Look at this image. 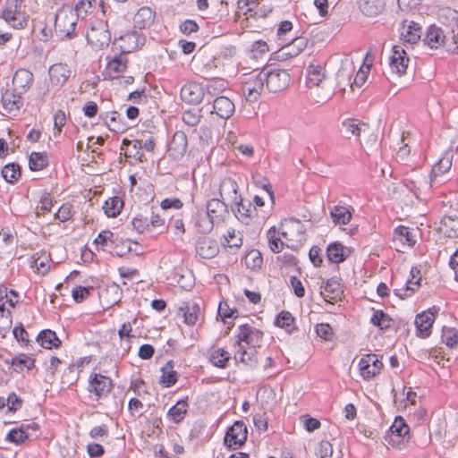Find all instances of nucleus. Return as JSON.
I'll return each mask as SVG.
<instances>
[{
	"instance_id": "25",
	"label": "nucleus",
	"mask_w": 458,
	"mask_h": 458,
	"mask_svg": "<svg viewBox=\"0 0 458 458\" xmlns=\"http://www.w3.org/2000/svg\"><path fill=\"white\" fill-rule=\"evenodd\" d=\"M410 273L411 277L406 281L405 285L402 288L394 289L395 295L399 296L401 299L411 296L420 286L421 280V277L419 276L420 270L416 267H411Z\"/></svg>"
},
{
	"instance_id": "10",
	"label": "nucleus",
	"mask_w": 458,
	"mask_h": 458,
	"mask_svg": "<svg viewBox=\"0 0 458 458\" xmlns=\"http://www.w3.org/2000/svg\"><path fill=\"white\" fill-rule=\"evenodd\" d=\"M453 151L447 150L443 157L433 165L430 175V184L432 187L436 183H442L445 181V174H447L452 166Z\"/></svg>"
},
{
	"instance_id": "23",
	"label": "nucleus",
	"mask_w": 458,
	"mask_h": 458,
	"mask_svg": "<svg viewBox=\"0 0 458 458\" xmlns=\"http://www.w3.org/2000/svg\"><path fill=\"white\" fill-rule=\"evenodd\" d=\"M204 97L203 88L195 82L184 85L181 89V98L189 104H199Z\"/></svg>"
},
{
	"instance_id": "3",
	"label": "nucleus",
	"mask_w": 458,
	"mask_h": 458,
	"mask_svg": "<svg viewBox=\"0 0 458 458\" xmlns=\"http://www.w3.org/2000/svg\"><path fill=\"white\" fill-rule=\"evenodd\" d=\"M22 0H5L0 18L16 30L27 26V17L22 11Z\"/></svg>"
},
{
	"instance_id": "55",
	"label": "nucleus",
	"mask_w": 458,
	"mask_h": 458,
	"mask_svg": "<svg viewBox=\"0 0 458 458\" xmlns=\"http://www.w3.org/2000/svg\"><path fill=\"white\" fill-rule=\"evenodd\" d=\"M267 238L268 242V246L274 253H279L280 251H282L284 242L279 237L276 236V231L275 227L270 228L267 232Z\"/></svg>"
},
{
	"instance_id": "40",
	"label": "nucleus",
	"mask_w": 458,
	"mask_h": 458,
	"mask_svg": "<svg viewBox=\"0 0 458 458\" xmlns=\"http://www.w3.org/2000/svg\"><path fill=\"white\" fill-rule=\"evenodd\" d=\"M50 258L46 253L33 255L31 257L30 267L39 275H46L50 267Z\"/></svg>"
},
{
	"instance_id": "29",
	"label": "nucleus",
	"mask_w": 458,
	"mask_h": 458,
	"mask_svg": "<svg viewBox=\"0 0 458 458\" xmlns=\"http://www.w3.org/2000/svg\"><path fill=\"white\" fill-rule=\"evenodd\" d=\"M197 253L203 259H211L218 252V246L215 240L209 237L200 238L196 245Z\"/></svg>"
},
{
	"instance_id": "27",
	"label": "nucleus",
	"mask_w": 458,
	"mask_h": 458,
	"mask_svg": "<svg viewBox=\"0 0 458 458\" xmlns=\"http://www.w3.org/2000/svg\"><path fill=\"white\" fill-rule=\"evenodd\" d=\"M403 185L416 197L420 198L422 190L428 187L425 176L411 174L403 179Z\"/></svg>"
},
{
	"instance_id": "32",
	"label": "nucleus",
	"mask_w": 458,
	"mask_h": 458,
	"mask_svg": "<svg viewBox=\"0 0 458 458\" xmlns=\"http://www.w3.org/2000/svg\"><path fill=\"white\" fill-rule=\"evenodd\" d=\"M434 320L435 315L429 310L424 311L416 316L415 325L421 337H427L429 335L430 328Z\"/></svg>"
},
{
	"instance_id": "6",
	"label": "nucleus",
	"mask_w": 458,
	"mask_h": 458,
	"mask_svg": "<svg viewBox=\"0 0 458 458\" xmlns=\"http://www.w3.org/2000/svg\"><path fill=\"white\" fill-rule=\"evenodd\" d=\"M78 13L70 5L63 6L55 14V28L61 36L70 37L77 24Z\"/></svg>"
},
{
	"instance_id": "38",
	"label": "nucleus",
	"mask_w": 458,
	"mask_h": 458,
	"mask_svg": "<svg viewBox=\"0 0 458 458\" xmlns=\"http://www.w3.org/2000/svg\"><path fill=\"white\" fill-rule=\"evenodd\" d=\"M330 216L334 223L347 225L352 218L350 208L342 205L334 206L330 210Z\"/></svg>"
},
{
	"instance_id": "44",
	"label": "nucleus",
	"mask_w": 458,
	"mask_h": 458,
	"mask_svg": "<svg viewBox=\"0 0 458 458\" xmlns=\"http://www.w3.org/2000/svg\"><path fill=\"white\" fill-rule=\"evenodd\" d=\"M34 359L26 354H21L19 356L13 357L11 361V365L18 373L23 372L24 369L30 370L34 367Z\"/></svg>"
},
{
	"instance_id": "49",
	"label": "nucleus",
	"mask_w": 458,
	"mask_h": 458,
	"mask_svg": "<svg viewBox=\"0 0 458 458\" xmlns=\"http://www.w3.org/2000/svg\"><path fill=\"white\" fill-rule=\"evenodd\" d=\"M47 162L45 153L32 152L29 158V166L32 171H40L47 165Z\"/></svg>"
},
{
	"instance_id": "7",
	"label": "nucleus",
	"mask_w": 458,
	"mask_h": 458,
	"mask_svg": "<svg viewBox=\"0 0 458 458\" xmlns=\"http://www.w3.org/2000/svg\"><path fill=\"white\" fill-rule=\"evenodd\" d=\"M265 75L262 70H255L247 75L242 81V91L249 102H256L261 96L265 87Z\"/></svg>"
},
{
	"instance_id": "11",
	"label": "nucleus",
	"mask_w": 458,
	"mask_h": 458,
	"mask_svg": "<svg viewBox=\"0 0 458 458\" xmlns=\"http://www.w3.org/2000/svg\"><path fill=\"white\" fill-rule=\"evenodd\" d=\"M358 367L360 376L365 380H369L381 371L383 362L378 359L377 355L369 353L364 355L360 360Z\"/></svg>"
},
{
	"instance_id": "16",
	"label": "nucleus",
	"mask_w": 458,
	"mask_h": 458,
	"mask_svg": "<svg viewBox=\"0 0 458 458\" xmlns=\"http://www.w3.org/2000/svg\"><path fill=\"white\" fill-rule=\"evenodd\" d=\"M231 208L236 218L246 225L256 216V208L250 200L243 199L242 196L231 203Z\"/></svg>"
},
{
	"instance_id": "17",
	"label": "nucleus",
	"mask_w": 458,
	"mask_h": 458,
	"mask_svg": "<svg viewBox=\"0 0 458 458\" xmlns=\"http://www.w3.org/2000/svg\"><path fill=\"white\" fill-rule=\"evenodd\" d=\"M113 386L112 380L101 374H94L89 377V391L94 393L98 398L106 396Z\"/></svg>"
},
{
	"instance_id": "30",
	"label": "nucleus",
	"mask_w": 458,
	"mask_h": 458,
	"mask_svg": "<svg viewBox=\"0 0 458 458\" xmlns=\"http://www.w3.org/2000/svg\"><path fill=\"white\" fill-rule=\"evenodd\" d=\"M155 12L147 6H143L138 10L133 17L135 27L140 30L150 27L155 21Z\"/></svg>"
},
{
	"instance_id": "31",
	"label": "nucleus",
	"mask_w": 458,
	"mask_h": 458,
	"mask_svg": "<svg viewBox=\"0 0 458 458\" xmlns=\"http://www.w3.org/2000/svg\"><path fill=\"white\" fill-rule=\"evenodd\" d=\"M440 233L448 238L458 237V216H444L438 225Z\"/></svg>"
},
{
	"instance_id": "43",
	"label": "nucleus",
	"mask_w": 458,
	"mask_h": 458,
	"mask_svg": "<svg viewBox=\"0 0 458 458\" xmlns=\"http://www.w3.org/2000/svg\"><path fill=\"white\" fill-rule=\"evenodd\" d=\"M123 207V200L119 197H113L105 202L103 209L108 217H115L121 213Z\"/></svg>"
},
{
	"instance_id": "14",
	"label": "nucleus",
	"mask_w": 458,
	"mask_h": 458,
	"mask_svg": "<svg viewBox=\"0 0 458 458\" xmlns=\"http://www.w3.org/2000/svg\"><path fill=\"white\" fill-rule=\"evenodd\" d=\"M207 215L211 227L222 224L229 215L227 204L218 199H210L207 204Z\"/></svg>"
},
{
	"instance_id": "4",
	"label": "nucleus",
	"mask_w": 458,
	"mask_h": 458,
	"mask_svg": "<svg viewBox=\"0 0 458 458\" xmlns=\"http://www.w3.org/2000/svg\"><path fill=\"white\" fill-rule=\"evenodd\" d=\"M265 75L266 88L269 92L276 93L284 90L290 84L291 77L284 69L266 66L262 69Z\"/></svg>"
},
{
	"instance_id": "57",
	"label": "nucleus",
	"mask_w": 458,
	"mask_h": 458,
	"mask_svg": "<svg viewBox=\"0 0 458 458\" xmlns=\"http://www.w3.org/2000/svg\"><path fill=\"white\" fill-rule=\"evenodd\" d=\"M333 80L336 84V88L344 90V86L348 85L351 81V74L348 67L343 66L336 73V77L335 79L333 78Z\"/></svg>"
},
{
	"instance_id": "22",
	"label": "nucleus",
	"mask_w": 458,
	"mask_h": 458,
	"mask_svg": "<svg viewBox=\"0 0 458 458\" xmlns=\"http://www.w3.org/2000/svg\"><path fill=\"white\" fill-rule=\"evenodd\" d=\"M238 190L239 186L237 182L231 177L224 178L219 185V194L221 198L225 201L230 202V204L236 201L241 196L238 193Z\"/></svg>"
},
{
	"instance_id": "60",
	"label": "nucleus",
	"mask_w": 458,
	"mask_h": 458,
	"mask_svg": "<svg viewBox=\"0 0 458 458\" xmlns=\"http://www.w3.org/2000/svg\"><path fill=\"white\" fill-rule=\"evenodd\" d=\"M28 438V435L25 431L24 426L22 425L21 428H14L11 430L7 436L6 439L9 442L14 443V444H21L25 441V439Z\"/></svg>"
},
{
	"instance_id": "41",
	"label": "nucleus",
	"mask_w": 458,
	"mask_h": 458,
	"mask_svg": "<svg viewBox=\"0 0 458 458\" xmlns=\"http://www.w3.org/2000/svg\"><path fill=\"white\" fill-rule=\"evenodd\" d=\"M37 341L46 349L58 347L61 344V341L58 339L55 333L49 329L41 331L37 337Z\"/></svg>"
},
{
	"instance_id": "2",
	"label": "nucleus",
	"mask_w": 458,
	"mask_h": 458,
	"mask_svg": "<svg viewBox=\"0 0 458 458\" xmlns=\"http://www.w3.org/2000/svg\"><path fill=\"white\" fill-rule=\"evenodd\" d=\"M281 234L285 239V245L291 249H298L305 242V228L298 219H284L281 224Z\"/></svg>"
},
{
	"instance_id": "56",
	"label": "nucleus",
	"mask_w": 458,
	"mask_h": 458,
	"mask_svg": "<svg viewBox=\"0 0 458 458\" xmlns=\"http://www.w3.org/2000/svg\"><path fill=\"white\" fill-rule=\"evenodd\" d=\"M374 326L378 327L380 329L388 328L391 325V318L382 310H376L370 319Z\"/></svg>"
},
{
	"instance_id": "33",
	"label": "nucleus",
	"mask_w": 458,
	"mask_h": 458,
	"mask_svg": "<svg viewBox=\"0 0 458 458\" xmlns=\"http://www.w3.org/2000/svg\"><path fill=\"white\" fill-rule=\"evenodd\" d=\"M127 63V57L123 53H121L107 62L106 71L110 76L116 78L126 70Z\"/></svg>"
},
{
	"instance_id": "15",
	"label": "nucleus",
	"mask_w": 458,
	"mask_h": 458,
	"mask_svg": "<svg viewBox=\"0 0 458 458\" xmlns=\"http://www.w3.org/2000/svg\"><path fill=\"white\" fill-rule=\"evenodd\" d=\"M145 42V38L138 31H130L114 39V44L119 47L121 52L131 53L138 49Z\"/></svg>"
},
{
	"instance_id": "61",
	"label": "nucleus",
	"mask_w": 458,
	"mask_h": 458,
	"mask_svg": "<svg viewBox=\"0 0 458 458\" xmlns=\"http://www.w3.org/2000/svg\"><path fill=\"white\" fill-rule=\"evenodd\" d=\"M131 225L138 233H142L149 229L148 217L140 214L133 217Z\"/></svg>"
},
{
	"instance_id": "48",
	"label": "nucleus",
	"mask_w": 458,
	"mask_h": 458,
	"mask_svg": "<svg viewBox=\"0 0 458 458\" xmlns=\"http://www.w3.org/2000/svg\"><path fill=\"white\" fill-rule=\"evenodd\" d=\"M1 174L5 182L13 183L21 177L20 166L14 163L7 164L3 167Z\"/></svg>"
},
{
	"instance_id": "58",
	"label": "nucleus",
	"mask_w": 458,
	"mask_h": 458,
	"mask_svg": "<svg viewBox=\"0 0 458 458\" xmlns=\"http://www.w3.org/2000/svg\"><path fill=\"white\" fill-rule=\"evenodd\" d=\"M12 327L11 311L0 304V334L6 333Z\"/></svg>"
},
{
	"instance_id": "19",
	"label": "nucleus",
	"mask_w": 458,
	"mask_h": 458,
	"mask_svg": "<svg viewBox=\"0 0 458 458\" xmlns=\"http://www.w3.org/2000/svg\"><path fill=\"white\" fill-rule=\"evenodd\" d=\"M48 74L51 84L60 88L69 80L72 71L67 64L58 63L49 67Z\"/></svg>"
},
{
	"instance_id": "50",
	"label": "nucleus",
	"mask_w": 458,
	"mask_h": 458,
	"mask_svg": "<svg viewBox=\"0 0 458 458\" xmlns=\"http://www.w3.org/2000/svg\"><path fill=\"white\" fill-rule=\"evenodd\" d=\"M93 243L96 245L97 250H104L114 243V233L109 230L102 231L98 233Z\"/></svg>"
},
{
	"instance_id": "53",
	"label": "nucleus",
	"mask_w": 458,
	"mask_h": 458,
	"mask_svg": "<svg viewBox=\"0 0 458 458\" xmlns=\"http://www.w3.org/2000/svg\"><path fill=\"white\" fill-rule=\"evenodd\" d=\"M394 240L401 242L402 243H406L408 246H413L415 243V240L412 238L411 233L408 227L405 226H398L394 233Z\"/></svg>"
},
{
	"instance_id": "8",
	"label": "nucleus",
	"mask_w": 458,
	"mask_h": 458,
	"mask_svg": "<svg viewBox=\"0 0 458 458\" xmlns=\"http://www.w3.org/2000/svg\"><path fill=\"white\" fill-rule=\"evenodd\" d=\"M409 432L410 428L404 420L402 417H396L390 427L389 433L386 436V440L392 446L401 449L410 438Z\"/></svg>"
},
{
	"instance_id": "63",
	"label": "nucleus",
	"mask_w": 458,
	"mask_h": 458,
	"mask_svg": "<svg viewBox=\"0 0 458 458\" xmlns=\"http://www.w3.org/2000/svg\"><path fill=\"white\" fill-rule=\"evenodd\" d=\"M225 240L226 246L229 248H239L242 243V240L239 233H236L235 230L233 229L227 231V234L225 236Z\"/></svg>"
},
{
	"instance_id": "46",
	"label": "nucleus",
	"mask_w": 458,
	"mask_h": 458,
	"mask_svg": "<svg viewBox=\"0 0 458 458\" xmlns=\"http://www.w3.org/2000/svg\"><path fill=\"white\" fill-rule=\"evenodd\" d=\"M343 128L346 134L360 136V132H364L369 129V126L358 120L349 119L343 123Z\"/></svg>"
},
{
	"instance_id": "47",
	"label": "nucleus",
	"mask_w": 458,
	"mask_h": 458,
	"mask_svg": "<svg viewBox=\"0 0 458 458\" xmlns=\"http://www.w3.org/2000/svg\"><path fill=\"white\" fill-rule=\"evenodd\" d=\"M437 15L443 23L451 24L458 22V12L448 6H439Z\"/></svg>"
},
{
	"instance_id": "12",
	"label": "nucleus",
	"mask_w": 458,
	"mask_h": 458,
	"mask_svg": "<svg viewBox=\"0 0 458 458\" xmlns=\"http://www.w3.org/2000/svg\"><path fill=\"white\" fill-rule=\"evenodd\" d=\"M248 436V430L245 424L242 421H235L233 425L227 430L224 443L229 448H238L242 446Z\"/></svg>"
},
{
	"instance_id": "59",
	"label": "nucleus",
	"mask_w": 458,
	"mask_h": 458,
	"mask_svg": "<svg viewBox=\"0 0 458 458\" xmlns=\"http://www.w3.org/2000/svg\"><path fill=\"white\" fill-rule=\"evenodd\" d=\"M236 360L241 361L248 366H254L256 363V360L254 359V352L250 349V351H246L244 348L237 351L234 355Z\"/></svg>"
},
{
	"instance_id": "21",
	"label": "nucleus",
	"mask_w": 458,
	"mask_h": 458,
	"mask_svg": "<svg viewBox=\"0 0 458 458\" xmlns=\"http://www.w3.org/2000/svg\"><path fill=\"white\" fill-rule=\"evenodd\" d=\"M33 74L27 69H19L13 77V90L24 94L31 87Z\"/></svg>"
},
{
	"instance_id": "9",
	"label": "nucleus",
	"mask_w": 458,
	"mask_h": 458,
	"mask_svg": "<svg viewBox=\"0 0 458 458\" xmlns=\"http://www.w3.org/2000/svg\"><path fill=\"white\" fill-rule=\"evenodd\" d=\"M237 337V344L239 348H244L242 344H245L252 350L260 345L263 338V333L252 326L244 324L239 327Z\"/></svg>"
},
{
	"instance_id": "39",
	"label": "nucleus",
	"mask_w": 458,
	"mask_h": 458,
	"mask_svg": "<svg viewBox=\"0 0 458 458\" xmlns=\"http://www.w3.org/2000/svg\"><path fill=\"white\" fill-rule=\"evenodd\" d=\"M359 8L367 16H376L384 9L383 0H360Z\"/></svg>"
},
{
	"instance_id": "18",
	"label": "nucleus",
	"mask_w": 458,
	"mask_h": 458,
	"mask_svg": "<svg viewBox=\"0 0 458 458\" xmlns=\"http://www.w3.org/2000/svg\"><path fill=\"white\" fill-rule=\"evenodd\" d=\"M187 146L188 140L186 134L182 131H176L169 144L167 150L168 156L174 160H180L185 155Z\"/></svg>"
},
{
	"instance_id": "1",
	"label": "nucleus",
	"mask_w": 458,
	"mask_h": 458,
	"mask_svg": "<svg viewBox=\"0 0 458 458\" xmlns=\"http://www.w3.org/2000/svg\"><path fill=\"white\" fill-rule=\"evenodd\" d=\"M306 84L309 89H315L318 102L330 99L336 89L333 78L327 74L325 67L319 64H310L308 66Z\"/></svg>"
},
{
	"instance_id": "20",
	"label": "nucleus",
	"mask_w": 458,
	"mask_h": 458,
	"mask_svg": "<svg viewBox=\"0 0 458 458\" xmlns=\"http://www.w3.org/2000/svg\"><path fill=\"white\" fill-rule=\"evenodd\" d=\"M21 95L13 89H6L1 99L4 110L12 115H16L22 106Z\"/></svg>"
},
{
	"instance_id": "26",
	"label": "nucleus",
	"mask_w": 458,
	"mask_h": 458,
	"mask_svg": "<svg viewBox=\"0 0 458 458\" xmlns=\"http://www.w3.org/2000/svg\"><path fill=\"white\" fill-rule=\"evenodd\" d=\"M308 45V40L304 37H297L290 43L282 47L280 55L284 58H292L301 54Z\"/></svg>"
},
{
	"instance_id": "28",
	"label": "nucleus",
	"mask_w": 458,
	"mask_h": 458,
	"mask_svg": "<svg viewBox=\"0 0 458 458\" xmlns=\"http://www.w3.org/2000/svg\"><path fill=\"white\" fill-rule=\"evenodd\" d=\"M213 108L215 113L223 119L230 118L235 110L233 102L227 97H218L214 100Z\"/></svg>"
},
{
	"instance_id": "5",
	"label": "nucleus",
	"mask_w": 458,
	"mask_h": 458,
	"mask_svg": "<svg viewBox=\"0 0 458 458\" xmlns=\"http://www.w3.org/2000/svg\"><path fill=\"white\" fill-rule=\"evenodd\" d=\"M86 38L94 50H100L107 47L111 40V33L107 23L101 20L93 21Z\"/></svg>"
},
{
	"instance_id": "64",
	"label": "nucleus",
	"mask_w": 458,
	"mask_h": 458,
	"mask_svg": "<svg viewBox=\"0 0 458 458\" xmlns=\"http://www.w3.org/2000/svg\"><path fill=\"white\" fill-rule=\"evenodd\" d=\"M55 216L61 222L69 220L72 216V206L70 203L63 204Z\"/></svg>"
},
{
	"instance_id": "37",
	"label": "nucleus",
	"mask_w": 458,
	"mask_h": 458,
	"mask_svg": "<svg viewBox=\"0 0 458 458\" xmlns=\"http://www.w3.org/2000/svg\"><path fill=\"white\" fill-rule=\"evenodd\" d=\"M184 317V322L188 325H194L199 318L200 308L193 301H187L180 308Z\"/></svg>"
},
{
	"instance_id": "52",
	"label": "nucleus",
	"mask_w": 458,
	"mask_h": 458,
	"mask_svg": "<svg viewBox=\"0 0 458 458\" xmlns=\"http://www.w3.org/2000/svg\"><path fill=\"white\" fill-rule=\"evenodd\" d=\"M120 114L117 112H111L106 116V123L110 131L120 133L126 130V126L120 123Z\"/></svg>"
},
{
	"instance_id": "13",
	"label": "nucleus",
	"mask_w": 458,
	"mask_h": 458,
	"mask_svg": "<svg viewBox=\"0 0 458 458\" xmlns=\"http://www.w3.org/2000/svg\"><path fill=\"white\" fill-rule=\"evenodd\" d=\"M388 59L389 69L393 74L400 77L406 72L409 57L402 47L394 46Z\"/></svg>"
},
{
	"instance_id": "62",
	"label": "nucleus",
	"mask_w": 458,
	"mask_h": 458,
	"mask_svg": "<svg viewBox=\"0 0 458 458\" xmlns=\"http://www.w3.org/2000/svg\"><path fill=\"white\" fill-rule=\"evenodd\" d=\"M333 454V445L330 442L325 440L319 443L316 451L318 458H329Z\"/></svg>"
},
{
	"instance_id": "35",
	"label": "nucleus",
	"mask_w": 458,
	"mask_h": 458,
	"mask_svg": "<svg viewBox=\"0 0 458 458\" xmlns=\"http://www.w3.org/2000/svg\"><path fill=\"white\" fill-rule=\"evenodd\" d=\"M420 36L421 28L414 21H409L408 24H404L401 31V38L403 40L410 44L417 43L420 40Z\"/></svg>"
},
{
	"instance_id": "54",
	"label": "nucleus",
	"mask_w": 458,
	"mask_h": 458,
	"mask_svg": "<svg viewBox=\"0 0 458 458\" xmlns=\"http://www.w3.org/2000/svg\"><path fill=\"white\" fill-rule=\"evenodd\" d=\"M244 262L248 268L254 270L261 267L263 258L258 250H251L246 254Z\"/></svg>"
},
{
	"instance_id": "42",
	"label": "nucleus",
	"mask_w": 458,
	"mask_h": 458,
	"mask_svg": "<svg viewBox=\"0 0 458 458\" xmlns=\"http://www.w3.org/2000/svg\"><path fill=\"white\" fill-rule=\"evenodd\" d=\"M188 403L185 400L178 401L173 407H171L168 411V417L171 420L175 423L181 422L187 412L188 410Z\"/></svg>"
},
{
	"instance_id": "45",
	"label": "nucleus",
	"mask_w": 458,
	"mask_h": 458,
	"mask_svg": "<svg viewBox=\"0 0 458 458\" xmlns=\"http://www.w3.org/2000/svg\"><path fill=\"white\" fill-rule=\"evenodd\" d=\"M441 341L448 348L458 350V331L454 327H445L442 330Z\"/></svg>"
},
{
	"instance_id": "36",
	"label": "nucleus",
	"mask_w": 458,
	"mask_h": 458,
	"mask_svg": "<svg viewBox=\"0 0 458 458\" xmlns=\"http://www.w3.org/2000/svg\"><path fill=\"white\" fill-rule=\"evenodd\" d=\"M327 254L331 262L340 263L348 257L349 250L339 242H334L328 245Z\"/></svg>"
},
{
	"instance_id": "24",
	"label": "nucleus",
	"mask_w": 458,
	"mask_h": 458,
	"mask_svg": "<svg viewBox=\"0 0 458 458\" xmlns=\"http://www.w3.org/2000/svg\"><path fill=\"white\" fill-rule=\"evenodd\" d=\"M321 295L325 301L333 302L341 299L343 289L337 278L328 279L324 285L321 286Z\"/></svg>"
},
{
	"instance_id": "51",
	"label": "nucleus",
	"mask_w": 458,
	"mask_h": 458,
	"mask_svg": "<svg viewBox=\"0 0 458 458\" xmlns=\"http://www.w3.org/2000/svg\"><path fill=\"white\" fill-rule=\"evenodd\" d=\"M230 358L231 355L228 352L224 349H217L211 353L210 361L216 367L225 368Z\"/></svg>"
},
{
	"instance_id": "34",
	"label": "nucleus",
	"mask_w": 458,
	"mask_h": 458,
	"mask_svg": "<svg viewBox=\"0 0 458 458\" xmlns=\"http://www.w3.org/2000/svg\"><path fill=\"white\" fill-rule=\"evenodd\" d=\"M445 38V36L443 30L440 28L432 25L428 27L427 30L424 42L430 48H438L444 44Z\"/></svg>"
}]
</instances>
